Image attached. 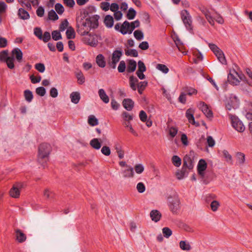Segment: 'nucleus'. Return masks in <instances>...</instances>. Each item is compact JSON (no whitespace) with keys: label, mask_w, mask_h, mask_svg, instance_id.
I'll list each match as a JSON object with an SVG mask.
<instances>
[{"label":"nucleus","mask_w":252,"mask_h":252,"mask_svg":"<svg viewBox=\"0 0 252 252\" xmlns=\"http://www.w3.org/2000/svg\"><path fill=\"white\" fill-rule=\"evenodd\" d=\"M51 147L47 143H42L38 147V161L44 167V163L48 160L49 155L51 151Z\"/></svg>","instance_id":"nucleus-1"},{"label":"nucleus","mask_w":252,"mask_h":252,"mask_svg":"<svg viewBox=\"0 0 252 252\" xmlns=\"http://www.w3.org/2000/svg\"><path fill=\"white\" fill-rule=\"evenodd\" d=\"M139 26L140 22L138 20H136L131 23L125 21L121 25L120 32L123 34H126L127 33L131 34L136 28H138Z\"/></svg>","instance_id":"nucleus-2"},{"label":"nucleus","mask_w":252,"mask_h":252,"mask_svg":"<svg viewBox=\"0 0 252 252\" xmlns=\"http://www.w3.org/2000/svg\"><path fill=\"white\" fill-rule=\"evenodd\" d=\"M89 20L86 18L84 21L80 22L79 24H77V32L82 36L88 35L92 29Z\"/></svg>","instance_id":"nucleus-3"},{"label":"nucleus","mask_w":252,"mask_h":252,"mask_svg":"<svg viewBox=\"0 0 252 252\" xmlns=\"http://www.w3.org/2000/svg\"><path fill=\"white\" fill-rule=\"evenodd\" d=\"M123 55V52L121 50H115L113 51L111 58L107 60L108 65L112 68L115 69L117 63L120 61Z\"/></svg>","instance_id":"nucleus-4"},{"label":"nucleus","mask_w":252,"mask_h":252,"mask_svg":"<svg viewBox=\"0 0 252 252\" xmlns=\"http://www.w3.org/2000/svg\"><path fill=\"white\" fill-rule=\"evenodd\" d=\"M168 201L171 211L173 213H176L180 207V201L178 196L175 194L172 196L168 197Z\"/></svg>","instance_id":"nucleus-5"},{"label":"nucleus","mask_w":252,"mask_h":252,"mask_svg":"<svg viewBox=\"0 0 252 252\" xmlns=\"http://www.w3.org/2000/svg\"><path fill=\"white\" fill-rule=\"evenodd\" d=\"M181 17L186 29L189 32H191L193 30V27L192 25V22L191 17L189 12L187 10H183L181 11Z\"/></svg>","instance_id":"nucleus-6"},{"label":"nucleus","mask_w":252,"mask_h":252,"mask_svg":"<svg viewBox=\"0 0 252 252\" xmlns=\"http://www.w3.org/2000/svg\"><path fill=\"white\" fill-rule=\"evenodd\" d=\"M85 35L86 36L84 37L83 38V41L84 43L92 47H95L97 46L98 41L96 34H91L89 32L88 35Z\"/></svg>","instance_id":"nucleus-7"},{"label":"nucleus","mask_w":252,"mask_h":252,"mask_svg":"<svg viewBox=\"0 0 252 252\" xmlns=\"http://www.w3.org/2000/svg\"><path fill=\"white\" fill-rule=\"evenodd\" d=\"M231 120L232 126L237 131L242 132L245 130V127L243 123L238 119V117L232 116L231 117Z\"/></svg>","instance_id":"nucleus-8"},{"label":"nucleus","mask_w":252,"mask_h":252,"mask_svg":"<svg viewBox=\"0 0 252 252\" xmlns=\"http://www.w3.org/2000/svg\"><path fill=\"white\" fill-rule=\"evenodd\" d=\"M207 164L206 161L203 159L199 160L197 164V172L198 175L203 179L204 178V171L206 169Z\"/></svg>","instance_id":"nucleus-9"},{"label":"nucleus","mask_w":252,"mask_h":252,"mask_svg":"<svg viewBox=\"0 0 252 252\" xmlns=\"http://www.w3.org/2000/svg\"><path fill=\"white\" fill-rule=\"evenodd\" d=\"M23 185L21 183H17L13 185L9 191L10 195L13 198H18L20 196V189Z\"/></svg>","instance_id":"nucleus-10"},{"label":"nucleus","mask_w":252,"mask_h":252,"mask_svg":"<svg viewBox=\"0 0 252 252\" xmlns=\"http://www.w3.org/2000/svg\"><path fill=\"white\" fill-rule=\"evenodd\" d=\"M199 107L208 118H212L213 117L212 110L209 108V106L204 102H200Z\"/></svg>","instance_id":"nucleus-11"},{"label":"nucleus","mask_w":252,"mask_h":252,"mask_svg":"<svg viewBox=\"0 0 252 252\" xmlns=\"http://www.w3.org/2000/svg\"><path fill=\"white\" fill-rule=\"evenodd\" d=\"M11 56L15 57V59L18 63H21L23 59V53L21 49L18 48H14L11 51Z\"/></svg>","instance_id":"nucleus-12"},{"label":"nucleus","mask_w":252,"mask_h":252,"mask_svg":"<svg viewBox=\"0 0 252 252\" xmlns=\"http://www.w3.org/2000/svg\"><path fill=\"white\" fill-rule=\"evenodd\" d=\"M184 167H186L190 170L193 167V161L191 158L188 155H186L183 158Z\"/></svg>","instance_id":"nucleus-13"},{"label":"nucleus","mask_w":252,"mask_h":252,"mask_svg":"<svg viewBox=\"0 0 252 252\" xmlns=\"http://www.w3.org/2000/svg\"><path fill=\"white\" fill-rule=\"evenodd\" d=\"M123 106L127 111H131L134 105V101L130 98H125L122 102Z\"/></svg>","instance_id":"nucleus-14"},{"label":"nucleus","mask_w":252,"mask_h":252,"mask_svg":"<svg viewBox=\"0 0 252 252\" xmlns=\"http://www.w3.org/2000/svg\"><path fill=\"white\" fill-rule=\"evenodd\" d=\"M99 18V16L98 15H94L90 18H87V19L89 20V22H90L92 29H95L97 28L99 25L98 20Z\"/></svg>","instance_id":"nucleus-15"},{"label":"nucleus","mask_w":252,"mask_h":252,"mask_svg":"<svg viewBox=\"0 0 252 252\" xmlns=\"http://www.w3.org/2000/svg\"><path fill=\"white\" fill-rule=\"evenodd\" d=\"M200 10L202 12V13L205 15L208 22L211 25H214L215 23L213 17L210 15V12L204 7H200Z\"/></svg>","instance_id":"nucleus-16"},{"label":"nucleus","mask_w":252,"mask_h":252,"mask_svg":"<svg viewBox=\"0 0 252 252\" xmlns=\"http://www.w3.org/2000/svg\"><path fill=\"white\" fill-rule=\"evenodd\" d=\"M150 215L152 220L156 222L158 221L161 217V213L157 210H152Z\"/></svg>","instance_id":"nucleus-17"},{"label":"nucleus","mask_w":252,"mask_h":252,"mask_svg":"<svg viewBox=\"0 0 252 252\" xmlns=\"http://www.w3.org/2000/svg\"><path fill=\"white\" fill-rule=\"evenodd\" d=\"M16 240L19 243H23L26 240V235L20 229H16L15 230Z\"/></svg>","instance_id":"nucleus-18"},{"label":"nucleus","mask_w":252,"mask_h":252,"mask_svg":"<svg viewBox=\"0 0 252 252\" xmlns=\"http://www.w3.org/2000/svg\"><path fill=\"white\" fill-rule=\"evenodd\" d=\"M137 63L134 60H129L126 71L128 73L134 72L136 68Z\"/></svg>","instance_id":"nucleus-19"},{"label":"nucleus","mask_w":252,"mask_h":252,"mask_svg":"<svg viewBox=\"0 0 252 252\" xmlns=\"http://www.w3.org/2000/svg\"><path fill=\"white\" fill-rule=\"evenodd\" d=\"M104 23L108 28H111L114 25V19L110 15H107L104 19Z\"/></svg>","instance_id":"nucleus-20"},{"label":"nucleus","mask_w":252,"mask_h":252,"mask_svg":"<svg viewBox=\"0 0 252 252\" xmlns=\"http://www.w3.org/2000/svg\"><path fill=\"white\" fill-rule=\"evenodd\" d=\"M186 116L189 122L192 125H195V122L193 116V111L191 108L188 109L186 113Z\"/></svg>","instance_id":"nucleus-21"},{"label":"nucleus","mask_w":252,"mask_h":252,"mask_svg":"<svg viewBox=\"0 0 252 252\" xmlns=\"http://www.w3.org/2000/svg\"><path fill=\"white\" fill-rule=\"evenodd\" d=\"M115 149L118 154V157L120 159H123L124 158V151L123 150L122 146L119 143L115 144Z\"/></svg>","instance_id":"nucleus-22"},{"label":"nucleus","mask_w":252,"mask_h":252,"mask_svg":"<svg viewBox=\"0 0 252 252\" xmlns=\"http://www.w3.org/2000/svg\"><path fill=\"white\" fill-rule=\"evenodd\" d=\"M18 15L20 18L23 20H27L30 18L29 13L27 10L23 8L19 9Z\"/></svg>","instance_id":"nucleus-23"},{"label":"nucleus","mask_w":252,"mask_h":252,"mask_svg":"<svg viewBox=\"0 0 252 252\" xmlns=\"http://www.w3.org/2000/svg\"><path fill=\"white\" fill-rule=\"evenodd\" d=\"M98 95L101 100L105 103H108L109 101V98L103 89L98 90Z\"/></svg>","instance_id":"nucleus-24"},{"label":"nucleus","mask_w":252,"mask_h":252,"mask_svg":"<svg viewBox=\"0 0 252 252\" xmlns=\"http://www.w3.org/2000/svg\"><path fill=\"white\" fill-rule=\"evenodd\" d=\"M70 98L72 103L76 104H77L80 99V94L79 92H73L70 94Z\"/></svg>","instance_id":"nucleus-25"},{"label":"nucleus","mask_w":252,"mask_h":252,"mask_svg":"<svg viewBox=\"0 0 252 252\" xmlns=\"http://www.w3.org/2000/svg\"><path fill=\"white\" fill-rule=\"evenodd\" d=\"M96 63L100 67L103 68L106 65V62L104 56L102 54H98L96 57Z\"/></svg>","instance_id":"nucleus-26"},{"label":"nucleus","mask_w":252,"mask_h":252,"mask_svg":"<svg viewBox=\"0 0 252 252\" xmlns=\"http://www.w3.org/2000/svg\"><path fill=\"white\" fill-rule=\"evenodd\" d=\"M122 173L124 178H132L134 176L133 168L129 167L128 168L123 170Z\"/></svg>","instance_id":"nucleus-27"},{"label":"nucleus","mask_w":252,"mask_h":252,"mask_svg":"<svg viewBox=\"0 0 252 252\" xmlns=\"http://www.w3.org/2000/svg\"><path fill=\"white\" fill-rule=\"evenodd\" d=\"M90 144L95 150H99L101 146V143L97 138H94L92 139L90 142Z\"/></svg>","instance_id":"nucleus-28"},{"label":"nucleus","mask_w":252,"mask_h":252,"mask_svg":"<svg viewBox=\"0 0 252 252\" xmlns=\"http://www.w3.org/2000/svg\"><path fill=\"white\" fill-rule=\"evenodd\" d=\"M237 161L240 165H243L245 162V155L241 152H238L236 154Z\"/></svg>","instance_id":"nucleus-29"},{"label":"nucleus","mask_w":252,"mask_h":252,"mask_svg":"<svg viewBox=\"0 0 252 252\" xmlns=\"http://www.w3.org/2000/svg\"><path fill=\"white\" fill-rule=\"evenodd\" d=\"M215 55L217 56L218 60L220 63H221L223 64H226V60L222 50H220L219 52L217 53Z\"/></svg>","instance_id":"nucleus-30"},{"label":"nucleus","mask_w":252,"mask_h":252,"mask_svg":"<svg viewBox=\"0 0 252 252\" xmlns=\"http://www.w3.org/2000/svg\"><path fill=\"white\" fill-rule=\"evenodd\" d=\"M187 174L188 172L187 170V168L184 167L183 166L182 169L178 171L176 173L177 178L179 180H181L184 178L185 177L187 176Z\"/></svg>","instance_id":"nucleus-31"},{"label":"nucleus","mask_w":252,"mask_h":252,"mask_svg":"<svg viewBox=\"0 0 252 252\" xmlns=\"http://www.w3.org/2000/svg\"><path fill=\"white\" fill-rule=\"evenodd\" d=\"M66 35L67 38L68 39H74L75 37V31L71 27H68L67 29Z\"/></svg>","instance_id":"nucleus-32"},{"label":"nucleus","mask_w":252,"mask_h":252,"mask_svg":"<svg viewBox=\"0 0 252 252\" xmlns=\"http://www.w3.org/2000/svg\"><path fill=\"white\" fill-rule=\"evenodd\" d=\"M180 248L183 251H189L191 250V246L189 243L186 241H181L179 243Z\"/></svg>","instance_id":"nucleus-33"},{"label":"nucleus","mask_w":252,"mask_h":252,"mask_svg":"<svg viewBox=\"0 0 252 252\" xmlns=\"http://www.w3.org/2000/svg\"><path fill=\"white\" fill-rule=\"evenodd\" d=\"M227 81L230 84L235 85H237L239 83V80L231 73L228 75Z\"/></svg>","instance_id":"nucleus-34"},{"label":"nucleus","mask_w":252,"mask_h":252,"mask_svg":"<svg viewBox=\"0 0 252 252\" xmlns=\"http://www.w3.org/2000/svg\"><path fill=\"white\" fill-rule=\"evenodd\" d=\"M88 122L91 126H95L98 124V120L94 115L89 116Z\"/></svg>","instance_id":"nucleus-35"},{"label":"nucleus","mask_w":252,"mask_h":252,"mask_svg":"<svg viewBox=\"0 0 252 252\" xmlns=\"http://www.w3.org/2000/svg\"><path fill=\"white\" fill-rule=\"evenodd\" d=\"M54 195V193L48 189H46L43 191V196L48 199L53 198Z\"/></svg>","instance_id":"nucleus-36"},{"label":"nucleus","mask_w":252,"mask_h":252,"mask_svg":"<svg viewBox=\"0 0 252 252\" xmlns=\"http://www.w3.org/2000/svg\"><path fill=\"white\" fill-rule=\"evenodd\" d=\"M24 96L26 101L30 102L33 99L32 93L29 90H25L24 91Z\"/></svg>","instance_id":"nucleus-37"},{"label":"nucleus","mask_w":252,"mask_h":252,"mask_svg":"<svg viewBox=\"0 0 252 252\" xmlns=\"http://www.w3.org/2000/svg\"><path fill=\"white\" fill-rule=\"evenodd\" d=\"M23 7H25L27 10H31L32 6L30 0H18Z\"/></svg>","instance_id":"nucleus-38"},{"label":"nucleus","mask_w":252,"mask_h":252,"mask_svg":"<svg viewBox=\"0 0 252 252\" xmlns=\"http://www.w3.org/2000/svg\"><path fill=\"white\" fill-rule=\"evenodd\" d=\"M136 14V11L133 8H130L126 14V17L129 20H132L135 18Z\"/></svg>","instance_id":"nucleus-39"},{"label":"nucleus","mask_w":252,"mask_h":252,"mask_svg":"<svg viewBox=\"0 0 252 252\" xmlns=\"http://www.w3.org/2000/svg\"><path fill=\"white\" fill-rule=\"evenodd\" d=\"M48 19L50 20L56 21L59 19V16L56 12L52 9L48 12Z\"/></svg>","instance_id":"nucleus-40"},{"label":"nucleus","mask_w":252,"mask_h":252,"mask_svg":"<svg viewBox=\"0 0 252 252\" xmlns=\"http://www.w3.org/2000/svg\"><path fill=\"white\" fill-rule=\"evenodd\" d=\"M123 125L125 126L126 127H127L129 129V131L134 136H137L138 134L136 132V131L132 128V126L131 125L130 122H124L123 123Z\"/></svg>","instance_id":"nucleus-41"},{"label":"nucleus","mask_w":252,"mask_h":252,"mask_svg":"<svg viewBox=\"0 0 252 252\" xmlns=\"http://www.w3.org/2000/svg\"><path fill=\"white\" fill-rule=\"evenodd\" d=\"M172 162L176 167H179L182 163L181 159L177 156H173L172 158Z\"/></svg>","instance_id":"nucleus-42"},{"label":"nucleus","mask_w":252,"mask_h":252,"mask_svg":"<svg viewBox=\"0 0 252 252\" xmlns=\"http://www.w3.org/2000/svg\"><path fill=\"white\" fill-rule=\"evenodd\" d=\"M8 50H3L0 52V61L5 62L9 57Z\"/></svg>","instance_id":"nucleus-43"},{"label":"nucleus","mask_w":252,"mask_h":252,"mask_svg":"<svg viewBox=\"0 0 252 252\" xmlns=\"http://www.w3.org/2000/svg\"><path fill=\"white\" fill-rule=\"evenodd\" d=\"M122 115L125 122H130L133 118V115H130L126 111L123 112Z\"/></svg>","instance_id":"nucleus-44"},{"label":"nucleus","mask_w":252,"mask_h":252,"mask_svg":"<svg viewBox=\"0 0 252 252\" xmlns=\"http://www.w3.org/2000/svg\"><path fill=\"white\" fill-rule=\"evenodd\" d=\"M184 90L187 95L188 94L190 96L193 94H196L197 93V90L191 87H186L185 88Z\"/></svg>","instance_id":"nucleus-45"},{"label":"nucleus","mask_w":252,"mask_h":252,"mask_svg":"<svg viewBox=\"0 0 252 252\" xmlns=\"http://www.w3.org/2000/svg\"><path fill=\"white\" fill-rule=\"evenodd\" d=\"M125 54L127 56H132L134 57H137L138 56L137 50L134 49L126 50Z\"/></svg>","instance_id":"nucleus-46"},{"label":"nucleus","mask_w":252,"mask_h":252,"mask_svg":"<svg viewBox=\"0 0 252 252\" xmlns=\"http://www.w3.org/2000/svg\"><path fill=\"white\" fill-rule=\"evenodd\" d=\"M156 68H157V69L161 71V72H162L163 73H164L165 74L167 73L169 71V69L167 67V66L164 64H160V63L158 64L157 65Z\"/></svg>","instance_id":"nucleus-47"},{"label":"nucleus","mask_w":252,"mask_h":252,"mask_svg":"<svg viewBox=\"0 0 252 252\" xmlns=\"http://www.w3.org/2000/svg\"><path fill=\"white\" fill-rule=\"evenodd\" d=\"M14 59L13 57H9L8 59L4 63H6L7 67L10 69H13L14 68Z\"/></svg>","instance_id":"nucleus-48"},{"label":"nucleus","mask_w":252,"mask_h":252,"mask_svg":"<svg viewBox=\"0 0 252 252\" xmlns=\"http://www.w3.org/2000/svg\"><path fill=\"white\" fill-rule=\"evenodd\" d=\"M134 36L137 40H141L144 37V34L143 32L140 30H136L134 31Z\"/></svg>","instance_id":"nucleus-49"},{"label":"nucleus","mask_w":252,"mask_h":252,"mask_svg":"<svg viewBox=\"0 0 252 252\" xmlns=\"http://www.w3.org/2000/svg\"><path fill=\"white\" fill-rule=\"evenodd\" d=\"M55 9L59 15H62L64 11L63 6L60 3L55 4Z\"/></svg>","instance_id":"nucleus-50"},{"label":"nucleus","mask_w":252,"mask_h":252,"mask_svg":"<svg viewBox=\"0 0 252 252\" xmlns=\"http://www.w3.org/2000/svg\"><path fill=\"white\" fill-rule=\"evenodd\" d=\"M52 38L56 41L62 39V35L60 32L58 31H54L52 32Z\"/></svg>","instance_id":"nucleus-51"},{"label":"nucleus","mask_w":252,"mask_h":252,"mask_svg":"<svg viewBox=\"0 0 252 252\" xmlns=\"http://www.w3.org/2000/svg\"><path fill=\"white\" fill-rule=\"evenodd\" d=\"M126 68V65L124 61H120L118 67V71L120 73L124 72Z\"/></svg>","instance_id":"nucleus-52"},{"label":"nucleus","mask_w":252,"mask_h":252,"mask_svg":"<svg viewBox=\"0 0 252 252\" xmlns=\"http://www.w3.org/2000/svg\"><path fill=\"white\" fill-rule=\"evenodd\" d=\"M146 70V67L144 63L141 61H139L138 62V70L137 71L144 72Z\"/></svg>","instance_id":"nucleus-53"},{"label":"nucleus","mask_w":252,"mask_h":252,"mask_svg":"<svg viewBox=\"0 0 252 252\" xmlns=\"http://www.w3.org/2000/svg\"><path fill=\"white\" fill-rule=\"evenodd\" d=\"M162 233L165 237L168 238L172 235V231L169 228L165 227L163 228Z\"/></svg>","instance_id":"nucleus-54"},{"label":"nucleus","mask_w":252,"mask_h":252,"mask_svg":"<svg viewBox=\"0 0 252 252\" xmlns=\"http://www.w3.org/2000/svg\"><path fill=\"white\" fill-rule=\"evenodd\" d=\"M76 76L78 79L79 84H82L85 82V79L81 71L76 73Z\"/></svg>","instance_id":"nucleus-55"},{"label":"nucleus","mask_w":252,"mask_h":252,"mask_svg":"<svg viewBox=\"0 0 252 252\" xmlns=\"http://www.w3.org/2000/svg\"><path fill=\"white\" fill-rule=\"evenodd\" d=\"M208 46L210 49L216 55L217 53L219 52L221 50L215 44L213 43H208Z\"/></svg>","instance_id":"nucleus-56"},{"label":"nucleus","mask_w":252,"mask_h":252,"mask_svg":"<svg viewBox=\"0 0 252 252\" xmlns=\"http://www.w3.org/2000/svg\"><path fill=\"white\" fill-rule=\"evenodd\" d=\"M51 39V35L49 32H45L42 34V38L40 39V40H43L44 42H47L48 41H49Z\"/></svg>","instance_id":"nucleus-57"},{"label":"nucleus","mask_w":252,"mask_h":252,"mask_svg":"<svg viewBox=\"0 0 252 252\" xmlns=\"http://www.w3.org/2000/svg\"><path fill=\"white\" fill-rule=\"evenodd\" d=\"M36 93L41 96H43L46 94L45 89L43 87H39L36 89Z\"/></svg>","instance_id":"nucleus-58"},{"label":"nucleus","mask_w":252,"mask_h":252,"mask_svg":"<svg viewBox=\"0 0 252 252\" xmlns=\"http://www.w3.org/2000/svg\"><path fill=\"white\" fill-rule=\"evenodd\" d=\"M35 68L39 72L42 73L45 71V67L42 63H37L35 65Z\"/></svg>","instance_id":"nucleus-59"},{"label":"nucleus","mask_w":252,"mask_h":252,"mask_svg":"<svg viewBox=\"0 0 252 252\" xmlns=\"http://www.w3.org/2000/svg\"><path fill=\"white\" fill-rule=\"evenodd\" d=\"M101 152L104 155L106 156H109L111 154L110 149L107 146H103L101 148Z\"/></svg>","instance_id":"nucleus-60"},{"label":"nucleus","mask_w":252,"mask_h":252,"mask_svg":"<svg viewBox=\"0 0 252 252\" xmlns=\"http://www.w3.org/2000/svg\"><path fill=\"white\" fill-rule=\"evenodd\" d=\"M34 34L37 36L39 39L42 38V31L40 28H35L34 29Z\"/></svg>","instance_id":"nucleus-61"},{"label":"nucleus","mask_w":252,"mask_h":252,"mask_svg":"<svg viewBox=\"0 0 252 252\" xmlns=\"http://www.w3.org/2000/svg\"><path fill=\"white\" fill-rule=\"evenodd\" d=\"M134 169H135V172L137 174H141L143 172V171L144 170V167L142 164H138L135 165V166L134 167Z\"/></svg>","instance_id":"nucleus-62"},{"label":"nucleus","mask_w":252,"mask_h":252,"mask_svg":"<svg viewBox=\"0 0 252 252\" xmlns=\"http://www.w3.org/2000/svg\"><path fill=\"white\" fill-rule=\"evenodd\" d=\"M136 189L139 193H143L145 191V186L142 182L137 184Z\"/></svg>","instance_id":"nucleus-63"},{"label":"nucleus","mask_w":252,"mask_h":252,"mask_svg":"<svg viewBox=\"0 0 252 252\" xmlns=\"http://www.w3.org/2000/svg\"><path fill=\"white\" fill-rule=\"evenodd\" d=\"M68 22L66 19H64L60 25V30L62 32L64 31L68 27Z\"/></svg>","instance_id":"nucleus-64"}]
</instances>
